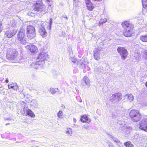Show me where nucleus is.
I'll return each mask as SVG.
<instances>
[{"label": "nucleus", "mask_w": 147, "mask_h": 147, "mask_svg": "<svg viewBox=\"0 0 147 147\" xmlns=\"http://www.w3.org/2000/svg\"><path fill=\"white\" fill-rule=\"evenodd\" d=\"M115 142L117 144H119L120 143V141L118 139H117L115 141Z\"/></svg>", "instance_id": "e433bc0d"}, {"label": "nucleus", "mask_w": 147, "mask_h": 147, "mask_svg": "<svg viewBox=\"0 0 147 147\" xmlns=\"http://www.w3.org/2000/svg\"><path fill=\"white\" fill-rule=\"evenodd\" d=\"M26 48L31 52H34L37 50V48L34 45H29L26 47Z\"/></svg>", "instance_id": "2eb2a0df"}, {"label": "nucleus", "mask_w": 147, "mask_h": 147, "mask_svg": "<svg viewBox=\"0 0 147 147\" xmlns=\"http://www.w3.org/2000/svg\"><path fill=\"white\" fill-rule=\"evenodd\" d=\"M129 115L132 120L136 122L140 121L142 117L139 111L136 109L131 110L129 113Z\"/></svg>", "instance_id": "f03ea898"}, {"label": "nucleus", "mask_w": 147, "mask_h": 147, "mask_svg": "<svg viewBox=\"0 0 147 147\" xmlns=\"http://www.w3.org/2000/svg\"><path fill=\"white\" fill-rule=\"evenodd\" d=\"M6 120H11V119H6Z\"/></svg>", "instance_id": "a18cd8bd"}, {"label": "nucleus", "mask_w": 147, "mask_h": 147, "mask_svg": "<svg viewBox=\"0 0 147 147\" xmlns=\"http://www.w3.org/2000/svg\"><path fill=\"white\" fill-rule=\"evenodd\" d=\"M100 50L99 49H96L94 51V57L96 60L99 61L100 59Z\"/></svg>", "instance_id": "9d476101"}, {"label": "nucleus", "mask_w": 147, "mask_h": 147, "mask_svg": "<svg viewBox=\"0 0 147 147\" xmlns=\"http://www.w3.org/2000/svg\"><path fill=\"white\" fill-rule=\"evenodd\" d=\"M117 50L120 54L121 58L122 59L125 60L126 59L128 53L126 49L124 47H119Z\"/></svg>", "instance_id": "0eeeda50"}, {"label": "nucleus", "mask_w": 147, "mask_h": 147, "mask_svg": "<svg viewBox=\"0 0 147 147\" xmlns=\"http://www.w3.org/2000/svg\"><path fill=\"white\" fill-rule=\"evenodd\" d=\"M145 85L147 87V82L146 83V84H145Z\"/></svg>", "instance_id": "c03bdc74"}, {"label": "nucleus", "mask_w": 147, "mask_h": 147, "mask_svg": "<svg viewBox=\"0 0 147 147\" xmlns=\"http://www.w3.org/2000/svg\"><path fill=\"white\" fill-rule=\"evenodd\" d=\"M124 144L127 147H133V145L129 142H125Z\"/></svg>", "instance_id": "c756f323"}, {"label": "nucleus", "mask_w": 147, "mask_h": 147, "mask_svg": "<svg viewBox=\"0 0 147 147\" xmlns=\"http://www.w3.org/2000/svg\"><path fill=\"white\" fill-rule=\"evenodd\" d=\"M70 60L74 63L77 64L78 60L75 57H71L69 58Z\"/></svg>", "instance_id": "bb28decb"}, {"label": "nucleus", "mask_w": 147, "mask_h": 147, "mask_svg": "<svg viewBox=\"0 0 147 147\" xmlns=\"http://www.w3.org/2000/svg\"><path fill=\"white\" fill-rule=\"evenodd\" d=\"M9 124H10V123H6V124H5V125H9Z\"/></svg>", "instance_id": "ea45409f"}, {"label": "nucleus", "mask_w": 147, "mask_h": 147, "mask_svg": "<svg viewBox=\"0 0 147 147\" xmlns=\"http://www.w3.org/2000/svg\"><path fill=\"white\" fill-rule=\"evenodd\" d=\"M143 8L147 10V0L142 1Z\"/></svg>", "instance_id": "b1692460"}, {"label": "nucleus", "mask_w": 147, "mask_h": 147, "mask_svg": "<svg viewBox=\"0 0 147 147\" xmlns=\"http://www.w3.org/2000/svg\"><path fill=\"white\" fill-rule=\"evenodd\" d=\"M27 31L28 38L31 39L35 37L36 34L34 27L31 25L28 26L27 27Z\"/></svg>", "instance_id": "39448f33"}, {"label": "nucleus", "mask_w": 147, "mask_h": 147, "mask_svg": "<svg viewBox=\"0 0 147 147\" xmlns=\"http://www.w3.org/2000/svg\"><path fill=\"white\" fill-rule=\"evenodd\" d=\"M14 84H12L11 86L10 85H8V88L9 89L12 88L14 90H17L18 88V86L17 85H14Z\"/></svg>", "instance_id": "5701e85b"}, {"label": "nucleus", "mask_w": 147, "mask_h": 147, "mask_svg": "<svg viewBox=\"0 0 147 147\" xmlns=\"http://www.w3.org/2000/svg\"><path fill=\"white\" fill-rule=\"evenodd\" d=\"M107 21V19L106 18L101 19L100 20L98 24V25L100 26L101 24L105 23Z\"/></svg>", "instance_id": "cd10ccee"}, {"label": "nucleus", "mask_w": 147, "mask_h": 147, "mask_svg": "<svg viewBox=\"0 0 147 147\" xmlns=\"http://www.w3.org/2000/svg\"><path fill=\"white\" fill-rule=\"evenodd\" d=\"M65 133L67 136H70L72 134V130L70 128H67L65 131Z\"/></svg>", "instance_id": "6ab92c4d"}, {"label": "nucleus", "mask_w": 147, "mask_h": 147, "mask_svg": "<svg viewBox=\"0 0 147 147\" xmlns=\"http://www.w3.org/2000/svg\"><path fill=\"white\" fill-rule=\"evenodd\" d=\"M124 97H127L128 100L130 102L133 101L134 99V96L131 94H126L124 95Z\"/></svg>", "instance_id": "f3484780"}, {"label": "nucleus", "mask_w": 147, "mask_h": 147, "mask_svg": "<svg viewBox=\"0 0 147 147\" xmlns=\"http://www.w3.org/2000/svg\"><path fill=\"white\" fill-rule=\"evenodd\" d=\"M17 31V30L16 29H11L6 31L5 34L8 38H10L15 35Z\"/></svg>", "instance_id": "1a4fd4ad"}, {"label": "nucleus", "mask_w": 147, "mask_h": 147, "mask_svg": "<svg viewBox=\"0 0 147 147\" xmlns=\"http://www.w3.org/2000/svg\"><path fill=\"white\" fill-rule=\"evenodd\" d=\"M11 23V26L13 27H15L16 26V22L15 20L12 21Z\"/></svg>", "instance_id": "2f4dec72"}, {"label": "nucleus", "mask_w": 147, "mask_h": 147, "mask_svg": "<svg viewBox=\"0 0 147 147\" xmlns=\"http://www.w3.org/2000/svg\"><path fill=\"white\" fill-rule=\"evenodd\" d=\"M137 54L138 55V57L139 56V54L138 53H137Z\"/></svg>", "instance_id": "49530a36"}, {"label": "nucleus", "mask_w": 147, "mask_h": 147, "mask_svg": "<svg viewBox=\"0 0 147 147\" xmlns=\"http://www.w3.org/2000/svg\"><path fill=\"white\" fill-rule=\"evenodd\" d=\"M81 121L82 122L88 123H89L91 121L90 119L86 115L81 117Z\"/></svg>", "instance_id": "4468645a"}, {"label": "nucleus", "mask_w": 147, "mask_h": 147, "mask_svg": "<svg viewBox=\"0 0 147 147\" xmlns=\"http://www.w3.org/2000/svg\"><path fill=\"white\" fill-rule=\"evenodd\" d=\"M82 80L86 85L88 86L90 85V81L87 77H84L83 78Z\"/></svg>", "instance_id": "a211bd4d"}, {"label": "nucleus", "mask_w": 147, "mask_h": 147, "mask_svg": "<svg viewBox=\"0 0 147 147\" xmlns=\"http://www.w3.org/2000/svg\"><path fill=\"white\" fill-rule=\"evenodd\" d=\"M41 61H38L35 62H37V64L39 66H40L41 65L42 66L44 64H45V62L44 61V60H40Z\"/></svg>", "instance_id": "c85d7f7f"}, {"label": "nucleus", "mask_w": 147, "mask_h": 147, "mask_svg": "<svg viewBox=\"0 0 147 147\" xmlns=\"http://www.w3.org/2000/svg\"><path fill=\"white\" fill-rule=\"evenodd\" d=\"M84 1L86 5H88L91 3L90 0H84Z\"/></svg>", "instance_id": "473e14b6"}, {"label": "nucleus", "mask_w": 147, "mask_h": 147, "mask_svg": "<svg viewBox=\"0 0 147 147\" xmlns=\"http://www.w3.org/2000/svg\"><path fill=\"white\" fill-rule=\"evenodd\" d=\"M31 67L36 69H38L40 67V66H39L37 64V62H34L32 63L31 64Z\"/></svg>", "instance_id": "aec40b11"}, {"label": "nucleus", "mask_w": 147, "mask_h": 147, "mask_svg": "<svg viewBox=\"0 0 147 147\" xmlns=\"http://www.w3.org/2000/svg\"><path fill=\"white\" fill-rule=\"evenodd\" d=\"M111 138L114 142L116 140V139H117V138L114 137L112 136H111Z\"/></svg>", "instance_id": "c9c22d12"}, {"label": "nucleus", "mask_w": 147, "mask_h": 147, "mask_svg": "<svg viewBox=\"0 0 147 147\" xmlns=\"http://www.w3.org/2000/svg\"><path fill=\"white\" fill-rule=\"evenodd\" d=\"M64 18H66V19H67V17L66 16H65L64 17Z\"/></svg>", "instance_id": "37998d69"}, {"label": "nucleus", "mask_w": 147, "mask_h": 147, "mask_svg": "<svg viewBox=\"0 0 147 147\" xmlns=\"http://www.w3.org/2000/svg\"><path fill=\"white\" fill-rule=\"evenodd\" d=\"M51 0H47V1L48 2H50L51 1Z\"/></svg>", "instance_id": "a19ab883"}, {"label": "nucleus", "mask_w": 147, "mask_h": 147, "mask_svg": "<svg viewBox=\"0 0 147 147\" xmlns=\"http://www.w3.org/2000/svg\"><path fill=\"white\" fill-rule=\"evenodd\" d=\"M39 32L43 37H45L47 35V33L44 27L41 26L39 30Z\"/></svg>", "instance_id": "dca6fc26"}, {"label": "nucleus", "mask_w": 147, "mask_h": 147, "mask_svg": "<svg viewBox=\"0 0 147 147\" xmlns=\"http://www.w3.org/2000/svg\"><path fill=\"white\" fill-rule=\"evenodd\" d=\"M140 39L142 41L147 42V35L141 36Z\"/></svg>", "instance_id": "4be33fe9"}, {"label": "nucleus", "mask_w": 147, "mask_h": 147, "mask_svg": "<svg viewBox=\"0 0 147 147\" xmlns=\"http://www.w3.org/2000/svg\"><path fill=\"white\" fill-rule=\"evenodd\" d=\"M73 120H74V121L75 122L76 121V119H75L74 118L73 119Z\"/></svg>", "instance_id": "79ce46f5"}, {"label": "nucleus", "mask_w": 147, "mask_h": 147, "mask_svg": "<svg viewBox=\"0 0 147 147\" xmlns=\"http://www.w3.org/2000/svg\"><path fill=\"white\" fill-rule=\"evenodd\" d=\"M122 98V94L120 93H117L113 94L110 97L111 101L113 103H118Z\"/></svg>", "instance_id": "423d86ee"}, {"label": "nucleus", "mask_w": 147, "mask_h": 147, "mask_svg": "<svg viewBox=\"0 0 147 147\" xmlns=\"http://www.w3.org/2000/svg\"><path fill=\"white\" fill-rule=\"evenodd\" d=\"M23 111L27 115L32 117H35V115L33 112L28 107H24L23 109Z\"/></svg>", "instance_id": "9b49d317"}, {"label": "nucleus", "mask_w": 147, "mask_h": 147, "mask_svg": "<svg viewBox=\"0 0 147 147\" xmlns=\"http://www.w3.org/2000/svg\"><path fill=\"white\" fill-rule=\"evenodd\" d=\"M47 23L48 24H49V23L48 22H47ZM51 23H52V22H51V21H50V22L49 23V24H50V26H51Z\"/></svg>", "instance_id": "4c0bfd02"}, {"label": "nucleus", "mask_w": 147, "mask_h": 147, "mask_svg": "<svg viewBox=\"0 0 147 147\" xmlns=\"http://www.w3.org/2000/svg\"><path fill=\"white\" fill-rule=\"evenodd\" d=\"M18 40L23 44H25L28 41V39L26 36L25 31L21 30L17 34Z\"/></svg>", "instance_id": "7ed1b4c3"}, {"label": "nucleus", "mask_w": 147, "mask_h": 147, "mask_svg": "<svg viewBox=\"0 0 147 147\" xmlns=\"http://www.w3.org/2000/svg\"><path fill=\"white\" fill-rule=\"evenodd\" d=\"M93 4L91 3L88 5H86V7L88 9L89 11H91L92 10L94 7L93 6Z\"/></svg>", "instance_id": "412c9836"}, {"label": "nucleus", "mask_w": 147, "mask_h": 147, "mask_svg": "<svg viewBox=\"0 0 147 147\" xmlns=\"http://www.w3.org/2000/svg\"><path fill=\"white\" fill-rule=\"evenodd\" d=\"M58 90V88H56L55 89L53 88H51L50 89V92L52 94H54L56 93V92Z\"/></svg>", "instance_id": "393cba45"}, {"label": "nucleus", "mask_w": 147, "mask_h": 147, "mask_svg": "<svg viewBox=\"0 0 147 147\" xmlns=\"http://www.w3.org/2000/svg\"><path fill=\"white\" fill-rule=\"evenodd\" d=\"M48 57V54L43 52L40 53L38 56V59L43 60H44Z\"/></svg>", "instance_id": "ddd939ff"}, {"label": "nucleus", "mask_w": 147, "mask_h": 147, "mask_svg": "<svg viewBox=\"0 0 147 147\" xmlns=\"http://www.w3.org/2000/svg\"><path fill=\"white\" fill-rule=\"evenodd\" d=\"M63 112L61 111H59L57 113V116L59 119H61L63 117Z\"/></svg>", "instance_id": "a878e982"}, {"label": "nucleus", "mask_w": 147, "mask_h": 147, "mask_svg": "<svg viewBox=\"0 0 147 147\" xmlns=\"http://www.w3.org/2000/svg\"><path fill=\"white\" fill-rule=\"evenodd\" d=\"M3 28L2 26V24L1 22L0 21V32H1Z\"/></svg>", "instance_id": "f704fd0d"}, {"label": "nucleus", "mask_w": 147, "mask_h": 147, "mask_svg": "<svg viewBox=\"0 0 147 147\" xmlns=\"http://www.w3.org/2000/svg\"><path fill=\"white\" fill-rule=\"evenodd\" d=\"M139 127L140 129L147 132V119H144L140 122Z\"/></svg>", "instance_id": "6e6552de"}, {"label": "nucleus", "mask_w": 147, "mask_h": 147, "mask_svg": "<svg viewBox=\"0 0 147 147\" xmlns=\"http://www.w3.org/2000/svg\"><path fill=\"white\" fill-rule=\"evenodd\" d=\"M17 52L15 49H7L6 57L9 60L14 59L17 57Z\"/></svg>", "instance_id": "20e7f679"}, {"label": "nucleus", "mask_w": 147, "mask_h": 147, "mask_svg": "<svg viewBox=\"0 0 147 147\" xmlns=\"http://www.w3.org/2000/svg\"><path fill=\"white\" fill-rule=\"evenodd\" d=\"M5 82L7 83H8L9 82L8 80L7 79H6L5 80Z\"/></svg>", "instance_id": "58836bf2"}, {"label": "nucleus", "mask_w": 147, "mask_h": 147, "mask_svg": "<svg viewBox=\"0 0 147 147\" xmlns=\"http://www.w3.org/2000/svg\"><path fill=\"white\" fill-rule=\"evenodd\" d=\"M45 9L44 6L40 4L39 3H36V4L35 8V10L41 12L42 11H43Z\"/></svg>", "instance_id": "f8f14e48"}, {"label": "nucleus", "mask_w": 147, "mask_h": 147, "mask_svg": "<svg viewBox=\"0 0 147 147\" xmlns=\"http://www.w3.org/2000/svg\"><path fill=\"white\" fill-rule=\"evenodd\" d=\"M122 26L125 31L123 32V35L127 37H130L132 34V29L133 26L129 22L125 21L122 23Z\"/></svg>", "instance_id": "f257e3e1"}, {"label": "nucleus", "mask_w": 147, "mask_h": 147, "mask_svg": "<svg viewBox=\"0 0 147 147\" xmlns=\"http://www.w3.org/2000/svg\"><path fill=\"white\" fill-rule=\"evenodd\" d=\"M143 55L145 59L147 60V50H145L143 51Z\"/></svg>", "instance_id": "7c9ffc66"}, {"label": "nucleus", "mask_w": 147, "mask_h": 147, "mask_svg": "<svg viewBox=\"0 0 147 147\" xmlns=\"http://www.w3.org/2000/svg\"><path fill=\"white\" fill-rule=\"evenodd\" d=\"M84 128L86 129H89V126L88 125H85L83 126Z\"/></svg>", "instance_id": "72a5a7b5"}]
</instances>
